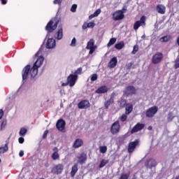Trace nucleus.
I'll return each mask as SVG.
<instances>
[{
    "label": "nucleus",
    "instance_id": "47",
    "mask_svg": "<svg viewBox=\"0 0 179 179\" xmlns=\"http://www.w3.org/2000/svg\"><path fill=\"white\" fill-rule=\"evenodd\" d=\"M175 68L176 69L179 68V57H178L175 62Z\"/></svg>",
    "mask_w": 179,
    "mask_h": 179
},
{
    "label": "nucleus",
    "instance_id": "58",
    "mask_svg": "<svg viewBox=\"0 0 179 179\" xmlns=\"http://www.w3.org/2000/svg\"><path fill=\"white\" fill-rule=\"evenodd\" d=\"M68 85H69V83H68V81H67V83H62V86H68Z\"/></svg>",
    "mask_w": 179,
    "mask_h": 179
},
{
    "label": "nucleus",
    "instance_id": "53",
    "mask_svg": "<svg viewBox=\"0 0 179 179\" xmlns=\"http://www.w3.org/2000/svg\"><path fill=\"white\" fill-rule=\"evenodd\" d=\"M24 155V152L22 150L20 151L19 152L20 157H23Z\"/></svg>",
    "mask_w": 179,
    "mask_h": 179
},
{
    "label": "nucleus",
    "instance_id": "50",
    "mask_svg": "<svg viewBox=\"0 0 179 179\" xmlns=\"http://www.w3.org/2000/svg\"><path fill=\"white\" fill-rule=\"evenodd\" d=\"M47 135H48V130H45L43 133V139H45L47 138Z\"/></svg>",
    "mask_w": 179,
    "mask_h": 179
},
{
    "label": "nucleus",
    "instance_id": "59",
    "mask_svg": "<svg viewBox=\"0 0 179 179\" xmlns=\"http://www.w3.org/2000/svg\"><path fill=\"white\" fill-rule=\"evenodd\" d=\"M175 179H179V175L177 176Z\"/></svg>",
    "mask_w": 179,
    "mask_h": 179
},
{
    "label": "nucleus",
    "instance_id": "15",
    "mask_svg": "<svg viewBox=\"0 0 179 179\" xmlns=\"http://www.w3.org/2000/svg\"><path fill=\"white\" fill-rule=\"evenodd\" d=\"M89 107H90V103H89V101L87 100L81 101L78 103V108H80L81 110L89 108Z\"/></svg>",
    "mask_w": 179,
    "mask_h": 179
},
{
    "label": "nucleus",
    "instance_id": "1",
    "mask_svg": "<svg viewBox=\"0 0 179 179\" xmlns=\"http://www.w3.org/2000/svg\"><path fill=\"white\" fill-rule=\"evenodd\" d=\"M35 55L38 57L33 66L31 67L30 65H27L22 70V76L23 82L27 80V79H34L38 73V68H40L41 65H43V62H44V57L41 56V50H39Z\"/></svg>",
    "mask_w": 179,
    "mask_h": 179
},
{
    "label": "nucleus",
    "instance_id": "16",
    "mask_svg": "<svg viewBox=\"0 0 179 179\" xmlns=\"http://www.w3.org/2000/svg\"><path fill=\"white\" fill-rule=\"evenodd\" d=\"M145 125L143 124L138 123L136 124L131 131V134H135V132H139L143 129Z\"/></svg>",
    "mask_w": 179,
    "mask_h": 179
},
{
    "label": "nucleus",
    "instance_id": "19",
    "mask_svg": "<svg viewBox=\"0 0 179 179\" xmlns=\"http://www.w3.org/2000/svg\"><path fill=\"white\" fill-rule=\"evenodd\" d=\"M157 165V162L155 159H149L146 163L145 166L148 169H152V167H155Z\"/></svg>",
    "mask_w": 179,
    "mask_h": 179
},
{
    "label": "nucleus",
    "instance_id": "43",
    "mask_svg": "<svg viewBox=\"0 0 179 179\" xmlns=\"http://www.w3.org/2000/svg\"><path fill=\"white\" fill-rule=\"evenodd\" d=\"M101 13V9H97L96 11L93 13L95 17H97L99 14Z\"/></svg>",
    "mask_w": 179,
    "mask_h": 179
},
{
    "label": "nucleus",
    "instance_id": "48",
    "mask_svg": "<svg viewBox=\"0 0 179 179\" xmlns=\"http://www.w3.org/2000/svg\"><path fill=\"white\" fill-rule=\"evenodd\" d=\"M6 125V122L5 121H3L2 123H1V131L5 129V126Z\"/></svg>",
    "mask_w": 179,
    "mask_h": 179
},
{
    "label": "nucleus",
    "instance_id": "8",
    "mask_svg": "<svg viewBox=\"0 0 179 179\" xmlns=\"http://www.w3.org/2000/svg\"><path fill=\"white\" fill-rule=\"evenodd\" d=\"M76 80H78V76H74L73 74H70L69 76L67 78V82L70 87H73V86H75Z\"/></svg>",
    "mask_w": 179,
    "mask_h": 179
},
{
    "label": "nucleus",
    "instance_id": "23",
    "mask_svg": "<svg viewBox=\"0 0 179 179\" xmlns=\"http://www.w3.org/2000/svg\"><path fill=\"white\" fill-rule=\"evenodd\" d=\"M157 11L161 15H164L166 13V7L162 4H159L157 6Z\"/></svg>",
    "mask_w": 179,
    "mask_h": 179
},
{
    "label": "nucleus",
    "instance_id": "37",
    "mask_svg": "<svg viewBox=\"0 0 179 179\" xmlns=\"http://www.w3.org/2000/svg\"><path fill=\"white\" fill-rule=\"evenodd\" d=\"M99 152L103 154L106 153L107 152V146L99 147Z\"/></svg>",
    "mask_w": 179,
    "mask_h": 179
},
{
    "label": "nucleus",
    "instance_id": "35",
    "mask_svg": "<svg viewBox=\"0 0 179 179\" xmlns=\"http://www.w3.org/2000/svg\"><path fill=\"white\" fill-rule=\"evenodd\" d=\"M107 163H108V160L103 159L99 164V169H103Z\"/></svg>",
    "mask_w": 179,
    "mask_h": 179
},
{
    "label": "nucleus",
    "instance_id": "11",
    "mask_svg": "<svg viewBox=\"0 0 179 179\" xmlns=\"http://www.w3.org/2000/svg\"><path fill=\"white\" fill-rule=\"evenodd\" d=\"M162 59H163V53L157 52L153 55L152 61L153 64H159L162 62Z\"/></svg>",
    "mask_w": 179,
    "mask_h": 179
},
{
    "label": "nucleus",
    "instance_id": "13",
    "mask_svg": "<svg viewBox=\"0 0 179 179\" xmlns=\"http://www.w3.org/2000/svg\"><path fill=\"white\" fill-rule=\"evenodd\" d=\"M124 15L122 13V11L117 10L113 14V20H122L124 19Z\"/></svg>",
    "mask_w": 179,
    "mask_h": 179
},
{
    "label": "nucleus",
    "instance_id": "25",
    "mask_svg": "<svg viewBox=\"0 0 179 179\" xmlns=\"http://www.w3.org/2000/svg\"><path fill=\"white\" fill-rule=\"evenodd\" d=\"M8 143H6L4 145L0 147V156L1 155H3V153H6L8 150H9V148L8 147Z\"/></svg>",
    "mask_w": 179,
    "mask_h": 179
},
{
    "label": "nucleus",
    "instance_id": "56",
    "mask_svg": "<svg viewBox=\"0 0 179 179\" xmlns=\"http://www.w3.org/2000/svg\"><path fill=\"white\" fill-rule=\"evenodd\" d=\"M3 117V110H0V120Z\"/></svg>",
    "mask_w": 179,
    "mask_h": 179
},
{
    "label": "nucleus",
    "instance_id": "10",
    "mask_svg": "<svg viewBox=\"0 0 179 179\" xmlns=\"http://www.w3.org/2000/svg\"><path fill=\"white\" fill-rule=\"evenodd\" d=\"M124 94H127V96H132L133 94H136V89L132 85L128 86L124 90Z\"/></svg>",
    "mask_w": 179,
    "mask_h": 179
},
{
    "label": "nucleus",
    "instance_id": "60",
    "mask_svg": "<svg viewBox=\"0 0 179 179\" xmlns=\"http://www.w3.org/2000/svg\"><path fill=\"white\" fill-rule=\"evenodd\" d=\"M148 129H152V127H148Z\"/></svg>",
    "mask_w": 179,
    "mask_h": 179
},
{
    "label": "nucleus",
    "instance_id": "14",
    "mask_svg": "<svg viewBox=\"0 0 179 179\" xmlns=\"http://www.w3.org/2000/svg\"><path fill=\"white\" fill-rule=\"evenodd\" d=\"M77 159V163H79L80 164H85V163H86V161L87 160V155L85 153H82L78 156Z\"/></svg>",
    "mask_w": 179,
    "mask_h": 179
},
{
    "label": "nucleus",
    "instance_id": "40",
    "mask_svg": "<svg viewBox=\"0 0 179 179\" xmlns=\"http://www.w3.org/2000/svg\"><path fill=\"white\" fill-rule=\"evenodd\" d=\"M76 9H78V5L73 4L71 8V12H72L73 13H75V12H76Z\"/></svg>",
    "mask_w": 179,
    "mask_h": 179
},
{
    "label": "nucleus",
    "instance_id": "49",
    "mask_svg": "<svg viewBox=\"0 0 179 179\" xmlns=\"http://www.w3.org/2000/svg\"><path fill=\"white\" fill-rule=\"evenodd\" d=\"M89 28L87 22H85L83 25V30H86V29Z\"/></svg>",
    "mask_w": 179,
    "mask_h": 179
},
{
    "label": "nucleus",
    "instance_id": "4",
    "mask_svg": "<svg viewBox=\"0 0 179 179\" xmlns=\"http://www.w3.org/2000/svg\"><path fill=\"white\" fill-rule=\"evenodd\" d=\"M146 17L142 16L140 19V20L136 21L134 24V30H138L141 26L142 27H144V26H146Z\"/></svg>",
    "mask_w": 179,
    "mask_h": 179
},
{
    "label": "nucleus",
    "instance_id": "61",
    "mask_svg": "<svg viewBox=\"0 0 179 179\" xmlns=\"http://www.w3.org/2000/svg\"><path fill=\"white\" fill-rule=\"evenodd\" d=\"M1 159H0V163H1Z\"/></svg>",
    "mask_w": 179,
    "mask_h": 179
},
{
    "label": "nucleus",
    "instance_id": "20",
    "mask_svg": "<svg viewBox=\"0 0 179 179\" xmlns=\"http://www.w3.org/2000/svg\"><path fill=\"white\" fill-rule=\"evenodd\" d=\"M55 37L57 38V40H62V37H64L62 27H59V29L57 31Z\"/></svg>",
    "mask_w": 179,
    "mask_h": 179
},
{
    "label": "nucleus",
    "instance_id": "38",
    "mask_svg": "<svg viewBox=\"0 0 179 179\" xmlns=\"http://www.w3.org/2000/svg\"><path fill=\"white\" fill-rule=\"evenodd\" d=\"M113 99H110L108 100L106 102H105L106 108H108V107H110V106L111 105V103H113Z\"/></svg>",
    "mask_w": 179,
    "mask_h": 179
},
{
    "label": "nucleus",
    "instance_id": "55",
    "mask_svg": "<svg viewBox=\"0 0 179 179\" xmlns=\"http://www.w3.org/2000/svg\"><path fill=\"white\" fill-rule=\"evenodd\" d=\"M94 17H96L94 16V14H92V15H90L89 16V20H92V19H93V18H94Z\"/></svg>",
    "mask_w": 179,
    "mask_h": 179
},
{
    "label": "nucleus",
    "instance_id": "51",
    "mask_svg": "<svg viewBox=\"0 0 179 179\" xmlns=\"http://www.w3.org/2000/svg\"><path fill=\"white\" fill-rule=\"evenodd\" d=\"M19 143H24V138L23 137H20L18 138Z\"/></svg>",
    "mask_w": 179,
    "mask_h": 179
},
{
    "label": "nucleus",
    "instance_id": "29",
    "mask_svg": "<svg viewBox=\"0 0 179 179\" xmlns=\"http://www.w3.org/2000/svg\"><path fill=\"white\" fill-rule=\"evenodd\" d=\"M116 41H117V38H110L108 43L107 44L108 48H110V47L111 45H114V44H115Z\"/></svg>",
    "mask_w": 179,
    "mask_h": 179
},
{
    "label": "nucleus",
    "instance_id": "26",
    "mask_svg": "<svg viewBox=\"0 0 179 179\" xmlns=\"http://www.w3.org/2000/svg\"><path fill=\"white\" fill-rule=\"evenodd\" d=\"M132 110H134V106L131 103H127L126 105V112L125 114L129 115L132 113Z\"/></svg>",
    "mask_w": 179,
    "mask_h": 179
},
{
    "label": "nucleus",
    "instance_id": "41",
    "mask_svg": "<svg viewBox=\"0 0 179 179\" xmlns=\"http://www.w3.org/2000/svg\"><path fill=\"white\" fill-rule=\"evenodd\" d=\"M129 178V174L128 173H122L120 178V179H128Z\"/></svg>",
    "mask_w": 179,
    "mask_h": 179
},
{
    "label": "nucleus",
    "instance_id": "3",
    "mask_svg": "<svg viewBox=\"0 0 179 179\" xmlns=\"http://www.w3.org/2000/svg\"><path fill=\"white\" fill-rule=\"evenodd\" d=\"M62 171H64V164H62L55 165L51 170V173L56 175L62 174Z\"/></svg>",
    "mask_w": 179,
    "mask_h": 179
},
{
    "label": "nucleus",
    "instance_id": "5",
    "mask_svg": "<svg viewBox=\"0 0 179 179\" xmlns=\"http://www.w3.org/2000/svg\"><path fill=\"white\" fill-rule=\"evenodd\" d=\"M157 111H159V108H157V106H152L147 110L145 115L148 118H152V117H155V115L157 113Z\"/></svg>",
    "mask_w": 179,
    "mask_h": 179
},
{
    "label": "nucleus",
    "instance_id": "12",
    "mask_svg": "<svg viewBox=\"0 0 179 179\" xmlns=\"http://www.w3.org/2000/svg\"><path fill=\"white\" fill-rule=\"evenodd\" d=\"M139 145V140H136L135 141L131 142L128 146V152L129 153H132L135 149H136V146Z\"/></svg>",
    "mask_w": 179,
    "mask_h": 179
},
{
    "label": "nucleus",
    "instance_id": "39",
    "mask_svg": "<svg viewBox=\"0 0 179 179\" xmlns=\"http://www.w3.org/2000/svg\"><path fill=\"white\" fill-rule=\"evenodd\" d=\"M128 114H123L121 117H120V121H122V122H124V121H127V119L128 118Z\"/></svg>",
    "mask_w": 179,
    "mask_h": 179
},
{
    "label": "nucleus",
    "instance_id": "36",
    "mask_svg": "<svg viewBox=\"0 0 179 179\" xmlns=\"http://www.w3.org/2000/svg\"><path fill=\"white\" fill-rule=\"evenodd\" d=\"M82 71H83L82 68L80 67V68H78V69L74 72V73H73V75H74V76H77V78H78V75H80V74L82 73Z\"/></svg>",
    "mask_w": 179,
    "mask_h": 179
},
{
    "label": "nucleus",
    "instance_id": "62",
    "mask_svg": "<svg viewBox=\"0 0 179 179\" xmlns=\"http://www.w3.org/2000/svg\"><path fill=\"white\" fill-rule=\"evenodd\" d=\"M41 179H44V178H41Z\"/></svg>",
    "mask_w": 179,
    "mask_h": 179
},
{
    "label": "nucleus",
    "instance_id": "57",
    "mask_svg": "<svg viewBox=\"0 0 179 179\" xmlns=\"http://www.w3.org/2000/svg\"><path fill=\"white\" fill-rule=\"evenodd\" d=\"M1 2L2 5H6L8 1L6 0H1Z\"/></svg>",
    "mask_w": 179,
    "mask_h": 179
},
{
    "label": "nucleus",
    "instance_id": "18",
    "mask_svg": "<svg viewBox=\"0 0 179 179\" xmlns=\"http://www.w3.org/2000/svg\"><path fill=\"white\" fill-rule=\"evenodd\" d=\"M82 146H83V140H82L81 138L76 139L73 144V148H74V149H78V148H80Z\"/></svg>",
    "mask_w": 179,
    "mask_h": 179
},
{
    "label": "nucleus",
    "instance_id": "31",
    "mask_svg": "<svg viewBox=\"0 0 179 179\" xmlns=\"http://www.w3.org/2000/svg\"><path fill=\"white\" fill-rule=\"evenodd\" d=\"M173 120H174V115H173V113H169L167 116L168 122H171Z\"/></svg>",
    "mask_w": 179,
    "mask_h": 179
},
{
    "label": "nucleus",
    "instance_id": "27",
    "mask_svg": "<svg viewBox=\"0 0 179 179\" xmlns=\"http://www.w3.org/2000/svg\"><path fill=\"white\" fill-rule=\"evenodd\" d=\"M124 47H125V45L124 44L123 41H122L119 43H116L115 45V48H116V50H122L124 48Z\"/></svg>",
    "mask_w": 179,
    "mask_h": 179
},
{
    "label": "nucleus",
    "instance_id": "28",
    "mask_svg": "<svg viewBox=\"0 0 179 179\" xmlns=\"http://www.w3.org/2000/svg\"><path fill=\"white\" fill-rule=\"evenodd\" d=\"M27 134V129L22 127L20 129L19 135L20 136H26V134Z\"/></svg>",
    "mask_w": 179,
    "mask_h": 179
},
{
    "label": "nucleus",
    "instance_id": "52",
    "mask_svg": "<svg viewBox=\"0 0 179 179\" xmlns=\"http://www.w3.org/2000/svg\"><path fill=\"white\" fill-rule=\"evenodd\" d=\"M120 11L122 12V14L124 15V13H125V12H127V6H123L122 10H119Z\"/></svg>",
    "mask_w": 179,
    "mask_h": 179
},
{
    "label": "nucleus",
    "instance_id": "54",
    "mask_svg": "<svg viewBox=\"0 0 179 179\" xmlns=\"http://www.w3.org/2000/svg\"><path fill=\"white\" fill-rule=\"evenodd\" d=\"M52 150L54 152L53 153H58V148L55 147L53 148Z\"/></svg>",
    "mask_w": 179,
    "mask_h": 179
},
{
    "label": "nucleus",
    "instance_id": "21",
    "mask_svg": "<svg viewBox=\"0 0 179 179\" xmlns=\"http://www.w3.org/2000/svg\"><path fill=\"white\" fill-rule=\"evenodd\" d=\"M117 62H118L117 58L115 57H113L108 63V67L110 69L115 68Z\"/></svg>",
    "mask_w": 179,
    "mask_h": 179
},
{
    "label": "nucleus",
    "instance_id": "2",
    "mask_svg": "<svg viewBox=\"0 0 179 179\" xmlns=\"http://www.w3.org/2000/svg\"><path fill=\"white\" fill-rule=\"evenodd\" d=\"M58 27V21H55V20H51L45 27V30L48 33H51L55 30Z\"/></svg>",
    "mask_w": 179,
    "mask_h": 179
},
{
    "label": "nucleus",
    "instance_id": "45",
    "mask_svg": "<svg viewBox=\"0 0 179 179\" xmlns=\"http://www.w3.org/2000/svg\"><path fill=\"white\" fill-rule=\"evenodd\" d=\"M138 50H139V48L138 47V45H134L133 51L131 52V53L132 54H136V52H138Z\"/></svg>",
    "mask_w": 179,
    "mask_h": 179
},
{
    "label": "nucleus",
    "instance_id": "42",
    "mask_svg": "<svg viewBox=\"0 0 179 179\" xmlns=\"http://www.w3.org/2000/svg\"><path fill=\"white\" fill-rule=\"evenodd\" d=\"M71 47H76V38H73L70 44Z\"/></svg>",
    "mask_w": 179,
    "mask_h": 179
},
{
    "label": "nucleus",
    "instance_id": "33",
    "mask_svg": "<svg viewBox=\"0 0 179 179\" xmlns=\"http://www.w3.org/2000/svg\"><path fill=\"white\" fill-rule=\"evenodd\" d=\"M99 78V76H97L96 73H94L92 75L90 76V79H91V82H94L96 80H97Z\"/></svg>",
    "mask_w": 179,
    "mask_h": 179
},
{
    "label": "nucleus",
    "instance_id": "17",
    "mask_svg": "<svg viewBox=\"0 0 179 179\" xmlns=\"http://www.w3.org/2000/svg\"><path fill=\"white\" fill-rule=\"evenodd\" d=\"M56 127L59 131H64L65 129V120H59L56 124Z\"/></svg>",
    "mask_w": 179,
    "mask_h": 179
},
{
    "label": "nucleus",
    "instance_id": "32",
    "mask_svg": "<svg viewBox=\"0 0 179 179\" xmlns=\"http://www.w3.org/2000/svg\"><path fill=\"white\" fill-rule=\"evenodd\" d=\"M120 107H125V106L127 105V100H125L124 99H122L120 101H118Z\"/></svg>",
    "mask_w": 179,
    "mask_h": 179
},
{
    "label": "nucleus",
    "instance_id": "6",
    "mask_svg": "<svg viewBox=\"0 0 179 179\" xmlns=\"http://www.w3.org/2000/svg\"><path fill=\"white\" fill-rule=\"evenodd\" d=\"M86 48L87 50H90V55L93 54V52L96 51V48H97V46L94 45V39H90V41L87 42Z\"/></svg>",
    "mask_w": 179,
    "mask_h": 179
},
{
    "label": "nucleus",
    "instance_id": "7",
    "mask_svg": "<svg viewBox=\"0 0 179 179\" xmlns=\"http://www.w3.org/2000/svg\"><path fill=\"white\" fill-rule=\"evenodd\" d=\"M120 122L116 121L114 123H113L111 128H110V132L113 135H115L120 132Z\"/></svg>",
    "mask_w": 179,
    "mask_h": 179
},
{
    "label": "nucleus",
    "instance_id": "34",
    "mask_svg": "<svg viewBox=\"0 0 179 179\" xmlns=\"http://www.w3.org/2000/svg\"><path fill=\"white\" fill-rule=\"evenodd\" d=\"M52 160H58L59 159V154L58 152H53L52 155Z\"/></svg>",
    "mask_w": 179,
    "mask_h": 179
},
{
    "label": "nucleus",
    "instance_id": "24",
    "mask_svg": "<svg viewBox=\"0 0 179 179\" xmlns=\"http://www.w3.org/2000/svg\"><path fill=\"white\" fill-rule=\"evenodd\" d=\"M78 164H75L72 167H71V171L70 173L71 177H75L76 175V173H78Z\"/></svg>",
    "mask_w": 179,
    "mask_h": 179
},
{
    "label": "nucleus",
    "instance_id": "46",
    "mask_svg": "<svg viewBox=\"0 0 179 179\" xmlns=\"http://www.w3.org/2000/svg\"><path fill=\"white\" fill-rule=\"evenodd\" d=\"M87 24H88V28H89V29H93V27H94V26L96 25V24H94V22H90V23H87Z\"/></svg>",
    "mask_w": 179,
    "mask_h": 179
},
{
    "label": "nucleus",
    "instance_id": "44",
    "mask_svg": "<svg viewBox=\"0 0 179 179\" xmlns=\"http://www.w3.org/2000/svg\"><path fill=\"white\" fill-rule=\"evenodd\" d=\"M53 3L55 5H59V6H61V3H62V0H55L53 1Z\"/></svg>",
    "mask_w": 179,
    "mask_h": 179
},
{
    "label": "nucleus",
    "instance_id": "22",
    "mask_svg": "<svg viewBox=\"0 0 179 179\" xmlns=\"http://www.w3.org/2000/svg\"><path fill=\"white\" fill-rule=\"evenodd\" d=\"M107 92H108V88L107 87V86H101L96 90V93H97L98 94L107 93Z\"/></svg>",
    "mask_w": 179,
    "mask_h": 179
},
{
    "label": "nucleus",
    "instance_id": "30",
    "mask_svg": "<svg viewBox=\"0 0 179 179\" xmlns=\"http://www.w3.org/2000/svg\"><path fill=\"white\" fill-rule=\"evenodd\" d=\"M170 38H171V36H165L164 37H162L159 41L161 43H167V41H170Z\"/></svg>",
    "mask_w": 179,
    "mask_h": 179
},
{
    "label": "nucleus",
    "instance_id": "9",
    "mask_svg": "<svg viewBox=\"0 0 179 179\" xmlns=\"http://www.w3.org/2000/svg\"><path fill=\"white\" fill-rule=\"evenodd\" d=\"M45 45H46V48H48V50H52V48H55V46L57 45L55 39H54L52 38H48L46 42Z\"/></svg>",
    "mask_w": 179,
    "mask_h": 179
}]
</instances>
